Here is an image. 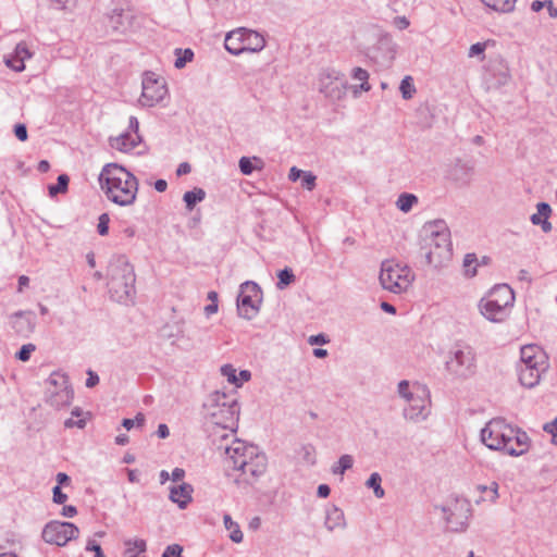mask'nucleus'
<instances>
[{"label":"nucleus","instance_id":"69168bd1","mask_svg":"<svg viewBox=\"0 0 557 557\" xmlns=\"http://www.w3.org/2000/svg\"><path fill=\"white\" fill-rule=\"evenodd\" d=\"M190 171H191L190 164H189V163H187V162H183V163H181V164L177 166L176 174H177L178 176H181V175H186V174L190 173Z\"/></svg>","mask_w":557,"mask_h":557},{"label":"nucleus","instance_id":"423d86ee","mask_svg":"<svg viewBox=\"0 0 557 557\" xmlns=\"http://www.w3.org/2000/svg\"><path fill=\"white\" fill-rule=\"evenodd\" d=\"M399 396L407 403L403 409V417L414 423L425 421L431 414V394L429 388L420 383L410 384L403 380L398 383Z\"/></svg>","mask_w":557,"mask_h":557},{"label":"nucleus","instance_id":"cd10ccee","mask_svg":"<svg viewBox=\"0 0 557 557\" xmlns=\"http://www.w3.org/2000/svg\"><path fill=\"white\" fill-rule=\"evenodd\" d=\"M223 522H224L225 529L231 532L230 533V539L234 543L243 542V537H244L243 532H242L238 523L233 521L230 515H227V513L224 515Z\"/></svg>","mask_w":557,"mask_h":557},{"label":"nucleus","instance_id":"c85d7f7f","mask_svg":"<svg viewBox=\"0 0 557 557\" xmlns=\"http://www.w3.org/2000/svg\"><path fill=\"white\" fill-rule=\"evenodd\" d=\"M382 476L379 472H373L370 474L368 480L366 481V486L368 488L373 490L374 496L376 498H383L385 496V491L381 485Z\"/></svg>","mask_w":557,"mask_h":557},{"label":"nucleus","instance_id":"603ef678","mask_svg":"<svg viewBox=\"0 0 557 557\" xmlns=\"http://www.w3.org/2000/svg\"><path fill=\"white\" fill-rule=\"evenodd\" d=\"M14 134L21 141H25L27 139L26 126L24 124H16L14 127Z\"/></svg>","mask_w":557,"mask_h":557},{"label":"nucleus","instance_id":"b1692460","mask_svg":"<svg viewBox=\"0 0 557 557\" xmlns=\"http://www.w3.org/2000/svg\"><path fill=\"white\" fill-rule=\"evenodd\" d=\"M324 525L330 532L344 530L346 528V520L343 510L335 506L327 509Z\"/></svg>","mask_w":557,"mask_h":557},{"label":"nucleus","instance_id":"39448f33","mask_svg":"<svg viewBox=\"0 0 557 557\" xmlns=\"http://www.w3.org/2000/svg\"><path fill=\"white\" fill-rule=\"evenodd\" d=\"M133 265L123 256L113 258L108 267L110 298L120 304L133 302L136 294Z\"/></svg>","mask_w":557,"mask_h":557},{"label":"nucleus","instance_id":"7c9ffc66","mask_svg":"<svg viewBox=\"0 0 557 557\" xmlns=\"http://www.w3.org/2000/svg\"><path fill=\"white\" fill-rule=\"evenodd\" d=\"M354 458L351 455H342L336 463L332 466V473L335 475H343L347 470L352 468Z\"/></svg>","mask_w":557,"mask_h":557},{"label":"nucleus","instance_id":"5fc2aeb1","mask_svg":"<svg viewBox=\"0 0 557 557\" xmlns=\"http://www.w3.org/2000/svg\"><path fill=\"white\" fill-rule=\"evenodd\" d=\"M409 24L410 23L406 16H396L394 18L395 27H397L400 30L406 29L409 26Z\"/></svg>","mask_w":557,"mask_h":557},{"label":"nucleus","instance_id":"6e6552de","mask_svg":"<svg viewBox=\"0 0 557 557\" xmlns=\"http://www.w3.org/2000/svg\"><path fill=\"white\" fill-rule=\"evenodd\" d=\"M224 47L233 55H239L243 52L256 53L264 49L265 39L256 30L238 27L226 34Z\"/></svg>","mask_w":557,"mask_h":557},{"label":"nucleus","instance_id":"bb28decb","mask_svg":"<svg viewBox=\"0 0 557 557\" xmlns=\"http://www.w3.org/2000/svg\"><path fill=\"white\" fill-rule=\"evenodd\" d=\"M205 198L206 191L199 187H195L193 190L186 191L183 196V200L188 210H193L196 203L202 201Z\"/></svg>","mask_w":557,"mask_h":557},{"label":"nucleus","instance_id":"c756f323","mask_svg":"<svg viewBox=\"0 0 557 557\" xmlns=\"http://www.w3.org/2000/svg\"><path fill=\"white\" fill-rule=\"evenodd\" d=\"M16 58H20L18 64H15V72H22L25 70V61L32 58V53L28 50L25 42H18L13 52Z\"/></svg>","mask_w":557,"mask_h":557},{"label":"nucleus","instance_id":"a19ab883","mask_svg":"<svg viewBox=\"0 0 557 557\" xmlns=\"http://www.w3.org/2000/svg\"><path fill=\"white\" fill-rule=\"evenodd\" d=\"M238 166L244 175H250L255 170V166L252 165V159L249 157H242L239 159Z\"/></svg>","mask_w":557,"mask_h":557},{"label":"nucleus","instance_id":"4c0bfd02","mask_svg":"<svg viewBox=\"0 0 557 557\" xmlns=\"http://www.w3.org/2000/svg\"><path fill=\"white\" fill-rule=\"evenodd\" d=\"M301 186L307 190H313L317 185V176L310 171H304L301 174Z\"/></svg>","mask_w":557,"mask_h":557},{"label":"nucleus","instance_id":"c9c22d12","mask_svg":"<svg viewBox=\"0 0 557 557\" xmlns=\"http://www.w3.org/2000/svg\"><path fill=\"white\" fill-rule=\"evenodd\" d=\"M278 282L276 287L278 289H284L287 285L295 281V275L289 268H285L277 273Z\"/></svg>","mask_w":557,"mask_h":557},{"label":"nucleus","instance_id":"a211bd4d","mask_svg":"<svg viewBox=\"0 0 557 557\" xmlns=\"http://www.w3.org/2000/svg\"><path fill=\"white\" fill-rule=\"evenodd\" d=\"M169 491V499L176 504L180 509H185L193 500L194 487L189 483L181 482L171 485Z\"/></svg>","mask_w":557,"mask_h":557},{"label":"nucleus","instance_id":"2eb2a0df","mask_svg":"<svg viewBox=\"0 0 557 557\" xmlns=\"http://www.w3.org/2000/svg\"><path fill=\"white\" fill-rule=\"evenodd\" d=\"M447 528L454 532H463L468 527L470 508L465 500H455L442 507Z\"/></svg>","mask_w":557,"mask_h":557},{"label":"nucleus","instance_id":"3c124183","mask_svg":"<svg viewBox=\"0 0 557 557\" xmlns=\"http://www.w3.org/2000/svg\"><path fill=\"white\" fill-rule=\"evenodd\" d=\"M483 491L490 493V500L495 502L498 498V484L493 482L490 486H483Z\"/></svg>","mask_w":557,"mask_h":557},{"label":"nucleus","instance_id":"37998d69","mask_svg":"<svg viewBox=\"0 0 557 557\" xmlns=\"http://www.w3.org/2000/svg\"><path fill=\"white\" fill-rule=\"evenodd\" d=\"M36 349L35 345L26 344L21 347V349L16 352V358L21 361H28L30 358V354Z\"/></svg>","mask_w":557,"mask_h":557},{"label":"nucleus","instance_id":"864d4df0","mask_svg":"<svg viewBox=\"0 0 557 557\" xmlns=\"http://www.w3.org/2000/svg\"><path fill=\"white\" fill-rule=\"evenodd\" d=\"M311 345H324L329 342V339L323 334L311 335L308 339Z\"/></svg>","mask_w":557,"mask_h":557},{"label":"nucleus","instance_id":"338daca9","mask_svg":"<svg viewBox=\"0 0 557 557\" xmlns=\"http://www.w3.org/2000/svg\"><path fill=\"white\" fill-rule=\"evenodd\" d=\"M157 435L160 438H166L170 435V430H169L168 425L164 423L159 424L158 430H157Z\"/></svg>","mask_w":557,"mask_h":557},{"label":"nucleus","instance_id":"774afa93","mask_svg":"<svg viewBox=\"0 0 557 557\" xmlns=\"http://www.w3.org/2000/svg\"><path fill=\"white\" fill-rule=\"evenodd\" d=\"M127 478L131 483L139 482V472L136 469H126Z\"/></svg>","mask_w":557,"mask_h":557},{"label":"nucleus","instance_id":"1a4fd4ad","mask_svg":"<svg viewBox=\"0 0 557 557\" xmlns=\"http://www.w3.org/2000/svg\"><path fill=\"white\" fill-rule=\"evenodd\" d=\"M74 397V391L65 373L54 371L45 382V399L57 408L70 406Z\"/></svg>","mask_w":557,"mask_h":557},{"label":"nucleus","instance_id":"bf43d9fd","mask_svg":"<svg viewBox=\"0 0 557 557\" xmlns=\"http://www.w3.org/2000/svg\"><path fill=\"white\" fill-rule=\"evenodd\" d=\"M251 377V373L248 370H242L237 375L236 386H240L244 382H248Z\"/></svg>","mask_w":557,"mask_h":557},{"label":"nucleus","instance_id":"20e7f679","mask_svg":"<svg viewBox=\"0 0 557 557\" xmlns=\"http://www.w3.org/2000/svg\"><path fill=\"white\" fill-rule=\"evenodd\" d=\"M423 249L426 262L435 268L442 267L451 258L450 232L443 220H435L424 224Z\"/></svg>","mask_w":557,"mask_h":557},{"label":"nucleus","instance_id":"ddd939ff","mask_svg":"<svg viewBox=\"0 0 557 557\" xmlns=\"http://www.w3.org/2000/svg\"><path fill=\"white\" fill-rule=\"evenodd\" d=\"M79 534L78 528L71 522L53 520L48 522L42 530V539L46 543L65 546Z\"/></svg>","mask_w":557,"mask_h":557},{"label":"nucleus","instance_id":"a878e982","mask_svg":"<svg viewBox=\"0 0 557 557\" xmlns=\"http://www.w3.org/2000/svg\"><path fill=\"white\" fill-rule=\"evenodd\" d=\"M479 10L484 13H510L515 10V2H481Z\"/></svg>","mask_w":557,"mask_h":557},{"label":"nucleus","instance_id":"4d7b16f0","mask_svg":"<svg viewBox=\"0 0 557 557\" xmlns=\"http://www.w3.org/2000/svg\"><path fill=\"white\" fill-rule=\"evenodd\" d=\"M139 122L136 116H131L128 120V131L131 134H138Z\"/></svg>","mask_w":557,"mask_h":557},{"label":"nucleus","instance_id":"a18cd8bd","mask_svg":"<svg viewBox=\"0 0 557 557\" xmlns=\"http://www.w3.org/2000/svg\"><path fill=\"white\" fill-rule=\"evenodd\" d=\"M182 546L178 544L169 545L162 554V557H182Z\"/></svg>","mask_w":557,"mask_h":557},{"label":"nucleus","instance_id":"e433bc0d","mask_svg":"<svg viewBox=\"0 0 557 557\" xmlns=\"http://www.w3.org/2000/svg\"><path fill=\"white\" fill-rule=\"evenodd\" d=\"M475 263H476V257L474 253L466 255L465 260H463V268H465V273L467 276L473 277L476 274V268H475V265H473Z\"/></svg>","mask_w":557,"mask_h":557},{"label":"nucleus","instance_id":"4be33fe9","mask_svg":"<svg viewBox=\"0 0 557 557\" xmlns=\"http://www.w3.org/2000/svg\"><path fill=\"white\" fill-rule=\"evenodd\" d=\"M546 352L537 345H525L520 349V362L519 363H532V362H544L547 359Z\"/></svg>","mask_w":557,"mask_h":557},{"label":"nucleus","instance_id":"09e8293b","mask_svg":"<svg viewBox=\"0 0 557 557\" xmlns=\"http://www.w3.org/2000/svg\"><path fill=\"white\" fill-rule=\"evenodd\" d=\"M127 546H133V548L137 549L139 553H144L146 550V542L141 539L129 540L126 542ZM131 552V547L127 548V553Z\"/></svg>","mask_w":557,"mask_h":557},{"label":"nucleus","instance_id":"393cba45","mask_svg":"<svg viewBox=\"0 0 557 557\" xmlns=\"http://www.w3.org/2000/svg\"><path fill=\"white\" fill-rule=\"evenodd\" d=\"M351 77L356 81L361 82L360 85L355 86L352 89L354 96L358 97L360 92H368L371 90V85L369 84V73L367 70L362 67H354L351 70Z\"/></svg>","mask_w":557,"mask_h":557},{"label":"nucleus","instance_id":"0eeeda50","mask_svg":"<svg viewBox=\"0 0 557 557\" xmlns=\"http://www.w3.org/2000/svg\"><path fill=\"white\" fill-rule=\"evenodd\" d=\"M416 278L410 267L395 260H384L379 275L380 285L384 290L400 295L408 292Z\"/></svg>","mask_w":557,"mask_h":557},{"label":"nucleus","instance_id":"49530a36","mask_svg":"<svg viewBox=\"0 0 557 557\" xmlns=\"http://www.w3.org/2000/svg\"><path fill=\"white\" fill-rule=\"evenodd\" d=\"M374 35L377 36L379 42L381 45L391 47L393 46L392 38L388 34L383 33L380 28L373 27Z\"/></svg>","mask_w":557,"mask_h":557},{"label":"nucleus","instance_id":"052dcab7","mask_svg":"<svg viewBox=\"0 0 557 557\" xmlns=\"http://www.w3.org/2000/svg\"><path fill=\"white\" fill-rule=\"evenodd\" d=\"M86 422L84 419H79L77 421L73 420V419H67L65 420L64 422V425L66 428H73V426H77L79 429H83L85 426Z\"/></svg>","mask_w":557,"mask_h":557},{"label":"nucleus","instance_id":"13d9d810","mask_svg":"<svg viewBox=\"0 0 557 557\" xmlns=\"http://www.w3.org/2000/svg\"><path fill=\"white\" fill-rule=\"evenodd\" d=\"M302 173H304L302 170H300V169H298L296 166H293L289 170L288 180L292 181V182H296L297 180H299L301 177Z\"/></svg>","mask_w":557,"mask_h":557},{"label":"nucleus","instance_id":"412c9836","mask_svg":"<svg viewBox=\"0 0 557 557\" xmlns=\"http://www.w3.org/2000/svg\"><path fill=\"white\" fill-rule=\"evenodd\" d=\"M141 136L139 134H131L129 132H125L115 137H110L109 143L111 148L119 150L121 152H131L134 150L140 143Z\"/></svg>","mask_w":557,"mask_h":557},{"label":"nucleus","instance_id":"79ce46f5","mask_svg":"<svg viewBox=\"0 0 557 557\" xmlns=\"http://www.w3.org/2000/svg\"><path fill=\"white\" fill-rule=\"evenodd\" d=\"M485 49L486 42H476L469 48L468 57L474 58L481 55V60H483Z\"/></svg>","mask_w":557,"mask_h":557},{"label":"nucleus","instance_id":"8fccbe9b","mask_svg":"<svg viewBox=\"0 0 557 557\" xmlns=\"http://www.w3.org/2000/svg\"><path fill=\"white\" fill-rule=\"evenodd\" d=\"M52 493L53 502L55 504H64L67 500V495L61 491V487L59 485L53 487Z\"/></svg>","mask_w":557,"mask_h":557},{"label":"nucleus","instance_id":"f257e3e1","mask_svg":"<svg viewBox=\"0 0 557 557\" xmlns=\"http://www.w3.org/2000/svg\"><path fill=\"white\" fill-rule=\"evenodd\" d=\"M207 419L216 431L211 437L216 449L224 453L226 473L237 485H249L264 474L268 458L256 445L233 438L237 428L239 406L232 395L214 392L205 403Z\"/></svg>","mask_w":557,"mask_h":557},{"label":"nucleus","instance_id":"2f4dec72","mask_svg":"<svg viewBox=\"0 0 557 557\" xmlns=\"http://www.w3.org/2000/svg\"><path fill=\"white\" fill-rule=\"evenodd\" d=\"M174 54L176 57L174 66L178 70L185 67V65L187 63L191 62L194 59V51L189 48H186V49L176 48L174 50Z\"/></svg>","mask_w":557,"mask_h":557},{"label":"nucleus","instance_id":"f3484780","mask_svg":"<svg viewBox=\"0 0 557 557\" xmlns=\"http://www.w3.org/2000/svg\"><path fill=\"white\" fill-rule=\"evenodd\" d=\"M478 309L486 320L493 323L505 322L511 313V311L493 301L486 296L480 299L478 302Z\"/></svg>","mask_w":557,"mask_h":557},{"label":"nucleus","instance_id":"ea45409f","mask_svg":"<svg viewBox=\"0 0 557 557\" xmlns=\"http://www.w3.org/2000/svg\"><path fill=\"white\" fill-rule=\"evenodd\" d=\"M110 216L108 213H102L98 218L97 231L99 235L106 236L109 233Z\"/></svg>","mask_w":557,"mask_h":557},{"label":"nucleus","instance_id":"9d476101","mask_svg":"<svg viewBox=\"0 0 557 557\" xmlns=\"http://www.w3.org/2000/svg\"><path fill=\"white\" fill-rule=\"evenodd\" d=\"M447 371L459 379H468L475 373V354L468 345H456L446 359Z\"/></svg>","mask_w":557,"mask_h":557},{"label":"nucleus","instance_id":"5701e85b","mask_svg":"<svg viewBox=\"0 0 557 557\" xmlns=\"http://www.w3.org/2000/svg\"><path fill=\"white\" fill-rule=\"evenodd\" d=\"M552 213V209L548 203L540 202L536 205V212L531 215V222L534 225H540L543 232L548 233L552 231V224L548 218Z\"/></svg>","mask_w":557,"mask_h":557},{"label":"nucleus","instance_id":"7ed1b4c3","mask_svg":"<svg viewBox=\"0 0 557 557\" xmlns=\"http://www.w3.org/2000/svg\"><path fill=\"white\" fill-rule=\"evenodd\" d=\"M99 183L108 200L120 207L132 206L137 198V177L116 163H108L102 168Z\"/></svg>","mask_w":557,"mask_h":557},{"label":"nucleus","instance_id":"6ab92c4d","mask_svg":"<svg viewBox=\"0 0 557 557\" xmlns=\"http://www.w3.org/2000/svg\"><path fill=\"white\" fill-rule=\"evenodd\" d=\"M11 324L17 334L26 336L35 330V313L32 311H17L11 315Z\"/></svg>","mask_w":557,"mask_h":557},{"label":"nucleus","instance_id":"6e6d98bb","mask_svg":"<svg viewBox=\"0 0 557 557\" xmlns=\"http://www.w3.org/2000/svg\"><path fill=\"white\" fill-rule=\"evenodd\" d=\"M184 476H185V470L182 468H174L171 473V480L174 483L181 482L184 479Z\"/></svg>","mask_w":557,"mask_h":557},{"label":"nucleus","instance_id":"473e14b6","mask_svg":"<svg viewBox=\"0 0 557 557\" xmlns=\"http://www.w3.org/2000/svg\"><path fill=\"white\" fill-rule=\"evenodd\" d=\"M417 202H418L417 196H414L413 194L404 193L398 196L397 201H396V207L400 211L407 213L412 209L413 205H416Z\"/></svg>","mask_w":557,"mask_h":557},{"label":"nucleus","instance_id":"c03bdc74","mask_svg":"<svg viewBox=\"0 0 557 557\" xmlns=\"http://www.w3.org/2000/svg\"><path fill=\"white\" fill-rule=\"evenodd\" d=\"M122 18H123L122 12H116V10H114L113 15L110 16L111 26L116 30L124 32L126 29V27L124 26Z\"/></svg>","mask_w":557,"mask_h":557},{"label":"nucleus","instance_id":"f8f14e48","mask_svg":"<svg viewBox=\"0 0 557 557\" xmlns=\"http://www.w3.org/2000/svg\"><path fill=\"white\" fill-rule=\"evenodd\" d=\"M347 83L344 75L333 69L322 70L319 74V91L326 98L335 101L346 95Z\"/></svg>","mask_w":557,"mask_h":557},{"label":"nucleus","instance_id":"f03ea898","mask_svg":"<svg viewBox=\"0 0 557 557\" xmlns=\"http://www.w3.org/2000/svg\"><path fill=\"white\" fill-rule=\"evenodd\" d=\"M481 441L486 447L519 457L530 448L529 435L508 424L503 418L492 419L481 431Z\"/></svg>","mask_w":557,"mask_h":557},{"label":"nucleus","instance_id":"72a5a7b5","mask_svg":"<svg viewBox=\"0 0 557 557\" xmlns=\"http://www.w3.org/2000/svg\"><path fill=\"white\" fill-rule=\"evenodd\" d=\"M399 91L405 100L411 99L417 92L413 78L410 75L405 76L399 85Z\"/></svg>","mask_w":557,"mask_h":557},{"label":"nucleus","instance_id":"aec40b11","mask_svg":"<svg viewBox=\"0 0 557 557\" xmlns=\"http://www.w3.org/2000/svg\"><path fill=\"white\" fill-rule=\"evenodd\" d=\"M485 296L502 305L509 311H511L513 308L515 293L512 288L507 284L495 285Z\"/></svg>","mask_w":557,"mask_h":557},{"label":"nucleus","instance_id":"680f3d73","mask_svg":"<svg viewBox=\"0 0 557 557\" xmlns=\"http://www.w3.org/2000/svg\"><path fill=\"white\" fill-rule=\"evenodd\" d=\"M99 382V376L94 373L92 371H89L88 372V377L86 380V386L87 387H94L95 385H97Z\"/></svg>","mask_w":557,"mask_h":557},{"label":"nucleus","instance_id":"dca6fc26","mask_svg":"<svg viewBox=\"0 0 557 557\" xmlns=\"http://www.w3.org/2000/svg\"><path fill=\"white\" fill-rule=\"evenodd\" d=\"M548 358L544 359V362H532V363H519L518 364V376L521 385L528 388L535 387L542 375L548 370Z\"/></svg>","mask_w":557,"mask_h":557},{"label":"nucleus","instance_id":"9b49d317","mask_svg":"<svg viewBox=\"0 0 557 557\" xmlns=\"http://www.w3.org/2000/svg\"><path fill=\"white\" fill-rule=\"evenodd\" d=\"M262 302V292L260 286L252 282L246 281L239 287L237 297V311L239 317L251 320L259 313Z\"/></svg>","mask_w":557,"mask_h":557},{"label":"nucleus","instance_id":"4468645a","mask_svg":"<svg viewBox=\"0 0 557 557\" xmlns=\"http://www.w3.org/2000/svg\"><path fill=\"white\" fill-rule=\"evenodd\" d=\"M143 91L140 101L144 106L152 107L168 96V87L164 78L153 72H146L143 77Z\"/></svg>","mask_w":557,"mask_h":557},{"label":"nucleus","instance_id":"0e129e2a","mask_svg":"<svg viewBox=\"0 0 557 557\" xmlns=\"http://www.w3.org/2000/svg\"><path fill=\"white\" fill-rule=\"evenodd\" d=\"M330 493H331V488H330V486H329V485H326V484H320V485L318 486L317 494H318V496H319V497H321V498H325V497H327V496L330 495Z\"/></svg>","mask_w":557,"mask_h":557},{"label":"nucleus","instance_id":"de8ad7c7","mask_svg":"<svg viewBox=\"0 0 557 557\" xmlns=\"http://www.w3.org/2000/svg\"><path fill=\"white\" fill-rule=\"evenodd\" d=\"M85 549L87 552H94V554H95L94 557H104L101 546L94 540H89L87 542Z\"/></svg>","mask_w":557,"mask_h":557},{"label":"nucleus","instance_id":"f704fd0d","mask_svg":"<svg viewBox=\"0 0 557 557\" xmlns=\"http://www.w3.org/2000/svg\"><path fill=\"white\" fill-rule=\"evenodd\" d=\"M69 181L70 178L66 174L59 175L57 184L49 186V195L53 197L60 193H65L67 190Z\"/></svg>","mask_w":557,"mask_h":557},{"label":"nucleus","instance_id":"e2e57ef3","mask_svg":"<svg viewBox=\"0 0 557 557\" xmlns=\"http://www.w3.org/2000/svg\"><path fill=\"white\" fill-rule=\"evenodd\" d=\"M62 516L66 517V518H72L74 517L76 513H77V510L74 506L72 505H66L62 508Z\"/></svg>","mask_w":557,"mask_h":557},{"label":"nucleus","instance_id":"58836bf2","mask_svg":"<svg viewBox=\"0 0 557 557\" xmlns=\"http://www.w3.org/2000/svg\"><path fill=\"white\" fill-rule=\"evenodd\" d=\"M237 370L232 364H224L221 367V373L227 381L236 386L237 384Z\"/></svg>","mask_w":557,"mask_h":557}]
</instances>
